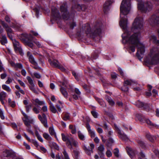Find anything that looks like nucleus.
I'll use <instances>...</instances> for the list:
<instances>
[{"label":"nucleus","mask_w":159,"mask_h":159,"mask_svg":"<svg viewBox=\"0 0 159 159\" xmlns=\"http://www.w3.org/2000/svg\"><path fill=\"white\" fill-rule=\"evenodd\" d=\"M126 150L127 153L130 156V157L131 158H133L135 155V151L133 150L131 148L129 147H126Z\"/></svg>","instance_id":"obj_19"},{"label":"nucleus","mask_w":159,"mask_h":159,"mask_svg":"<svg viewBox=\"0 0 159 159\" xmlns=\"http://www.w3.org/2000/svg\"><path fill=\"white\" fill-rule=\"evenodd\" d=\"M130 0H123L120 7V20L119 24L121 28L126 30L127 27V16L131 9Z\"/></svg>","instance_id":"obj_2"},{"label":"nucleus","mask_w":159,"mask_h":159,"mask_svg":"<svg viewBox=\"0 0 159 159\" xmlns=\"http://www.w3.org/2000/svg\"><path fill=\"white\" fill-rule=\"evenodd\" d=\"M43 137L48 140H50L51 139V138L49 135L46 133L43 134Z\"/></svg>","instance_id":"obj_43"},{"label":"nucleus","mask_w":159,"mask_h":159,"mask_svg":"<svg viewBox=\"0 0 159 159\" xmlns=\"http://www.w3.org/2000/svg\"><path fill=\"white\" fill-rule=\"evenodd\" d=\"M32 106V104H30L29 105H26L25 106L26 111L27 112H29Z\"/></svg>","instance_id":"obj_52"},{"label":"nucleus","mask_w":159,"mask_h":159,"mask_svg":"<svg viewBox=\"0 0 159 159\" xmlns=\"http://www.w3.org/2000/svg\"><path fill=\"white\" fill-rule=\"evenodd\" d=\"M1 40H0L1 44L2 45H4L7 42L6 36L5 35H2Z\"/></svg>","instance_id":"obj_29"},{"label":"nucleus","mask_w":159,"mask_h":159,"mask_svg":"<svg viewBox=\"0 0 159 159\" xmlns=\"http://www.w3.org/2000/svg\"><path fill=\"white\" fill-rule=\"evenodd\" d=\"M121 89L124 92H127L128 91L129 88L127 86L124 85V84L123 86L121 88Z\"/></svg>","instance_id":"obj_45"},{"label":"nucleus","mask_w":159,"mask_h":159,"mask_svg":"<svg viewBox=\"0 0 159 159\" xmlns=\"http://www.w3.org/2000/svg\"><path fill=\"white\" fill-rule=\"evenodd\" d=\"M56 107L58 111L60 112L61 111V109L63 108V105H62L60 106L58 105H56Z\"/></svg>","instance_id":"obj_60"},{"label":"nucleus","mask_w":159,"mask_h":159,"mask_svg":"<svg viewBox=\"0 0 159 159\" xmlns=\"http://www.w3.org/2000/svg\"><path fill=\"white\" fill-rule=\"evenodd\" d=\"M21 27V25H20L16 24L12 27L15 28L16 30L20 31L22 30V29Z\"/></svg>","instance_id":"obj_37"},{"label":"nucleus","mask_w":159,"mask_h":159,"mask_svg":"<svg viewBox=\"0 0 159 159\" xmlns=\"http://www.w3.org/2000/svg\"><path fill=\"white\" fill-rule=\"evenodd\" d=\"M32 40H30L28 41L25 44L30 47L31 48L33 49L34 47V44L32 42Z\"/></svg>","instance_id":"obj_42"},{"label":"nucleus","mask_w":159,"mask_h":159,"mask_svg":"<svg viewBox=\"0 0 159 159\" xmlns=\"http://www.w3.org/2000/svg\"><path fill=\"white\" fill-rule=\"evenodd\" d=\"M34 101L35 103V105H38L40 106H42L44 105L45 104L44 101H40L39 100L38 98H36L34 100Z\"/></svg>","instance_id":"obj_31"},{"label":"nucleus","mask_w":159,"mask_h":159,"mask_svg":"<svg viewBox=\"0 0 159 159\" xmlns=\"http://www.w3.org/2000/svg\"><path fill=\"white\" fill-rule=\"evenodd\" d=\"M38 116L39 119L40 120L44 126L46 128H48V126L47 125V118H42V116L40 115H39Z\"/></svg>","instance_id":"obj_22"},{"label":"nucleus","mask_w":159,"mask_h":159,"mask_svg":"<svg viewBox=\"0 0 159 159\" xmlns=\"http://www.w3.org/2000/svg\"><path fill=\"white\" fill-rule=\"evenodd\" d=\"M2 88L3 90L6 91L7 92H10L11 91V89L6 84H3L2 85Z\"/></svg>","instance_id":"obj_36"},{"label":"nucleus","mask_w":159,"mask_h":159,"mask_svg":"<svg viewBox=\"0 0 159 159\" xmlns=\"http://www.w3.org/2000/svg\"><path fill=\"white\" fill-rule=\"evenodd\" d=\"M34 11L35 12V14L37 17H38L39 10L37 8H35L34 9Z\"/></svg>","instance_id":"obj_61"},{"label":"nucleus","mask_w":159,"mask_h":159,"mask_svg":"<svg viewBox=\"0 0 159 159\" xmlns=\"http://www.w3.org/2000/svg\"><path fill=\"white\" fill-rule=\"evenodd\" d=\"M22 120L25 125L27 127V131L32 135H34V133L30 129L31 127V124L32 122V120L29 119V117H27V118H22Z\"/></svg>","instance_id":"obj_11"},{"label":"nucleus","mask_w":159,"mask_h":159,"mask_svg":"<svg viewBox=\"0 0 159 159\" xmlns=\"http://www.w3.org/2000/svg\"><path fill=\"white\" fill-rule=\"evenodd\" d=\"M144 120L146 123L149 127H157V125H156L154 124L149 119H145Z\"/></svg>","instance_id":"obj_24"},{"label":"nucleus","mask_w":159,"mask_h":159,"mask_svg":"<svg viewBox=\"0 0 159 159\" xmlns=\"http://www.w3.org/2000/svg\"><path fill=\"white\" fill-rule=\"evenodd\" d=\"M76 25V22L73 20L72 21L70 22L69 23V26L70 29L71 30L74 29V27Z\"/></svg>","instance_id":"obj_39"},{"label":"nucleus","mask_w":159,"mask_h":159,"mask_svg":"<svg viewBox=\"0 0 159 159\" xmlns=\"http://www.w3.org/2000/svg\"><path fill=\"white\" fill-rule=\"evenodd\" d=\"M143 19L141 17H136L132 24L131 30L137 32L132 34L130 31L126 30L122 35L123 43L129 44H134L138 47L137 52L143 55L145 52L144 46L140 43L139 41L140 33L139 32L143 29Z\"/></svg>","instance_id":"obj_1"},{"label":"nucleus","mask_w":159,"mask_h":159,"mask_svg":"<svg viewBox=\"0 0 159 159\" xmlns=\"http://www.w3.org/2000/svg\"><path fill=\"white\" fill-rule=\"evenodd\" d=\"M135 105L139 107H143L144 108H146L149 107V105L147 103L144 104L139 101H138L135 103Z\"/></svg>","instance_id":"obj_21"},{"label":"nucleus","mask_w":159,"mask_h":159,"mask_svg":"<svg viewBox=\"0 0 159 159\" xmlns=\"http://www.w3.org/2000/svg\"><path fill=\"white\" fill-rule=\"evenodd\" d=\"M134 83V81L131 80H125L124 82V84L126 86L130 85Z\"/></svg>","instance_id":"obj_34"},{"label":"nucleus","mask_w":159,"mask_h":159,"mask_svg":"<svg viewBox=\"0 0 159 159\" xmlns=\"http://www.w3.org/2000/svg\"><path fill=\"white\" fill-rule=\"evenodd\" d=\"M106 155L108 157H110L112 155V153L110 151L107 150L106 152Z\"/></svg>","instance_id":"obj_59"},{"label":"nucleus","mask_w":159,"mask_h":159,"mask_svg":"<svg viewBox=\"0 0 159 159\" xmlns=\"http://www.w3.org/2000/svg\"><path fill=\"white\" fill-rule=\"evenodd\" d=\"M115 127L119 134L120 138L124 141H128L129 138L127 135L124 134H122L120 130L116 125H115Z\"/></svg>","instance_id":"obj_15"},{"label":"nucleus","mask_w":159,"mask_h":159,"mask_svg":"<svg viewBox=\"0 0 159 159\" xmlns=\"http://www.w3.org/2000/svg\"><path fill=\"white\" fill-rule=\"evenodd\" d=\"M86 8V7L84 5H80V4L77 3H75V5H73L71 10V16H72L74 17V15L75 13V10L77 11H80L81 10H84Z\"/></svg>","instance_id":"obj_8"},{"label":"nucleus","mask_w":159,"mask_h":159,"mask_svg":"<svg viewBox=\"0 0 159 159\" xmlns=\"http://www.w3.org/2000/svg\"><path fill=\"white\" fill-rule=\"evenodd\" d=\"M77 134L79 139L82 141H84L85 140L84 135L80 131L77 132Z\"/></svg>","instance_id":"obj_28"},{"label":"nucleus","mask_w":159,"mask_h":159,"mask_svg":"<svg viewBox=\"0 0 159 159\" xmlns=\"http://www.w3.org/2000/svg\"><path fill=\"white\" fill-rule=\"evenodd\" d=\"M33 42L37 45V46L39 48H41L42 47V45L41 43H40L39 42H38L37 41H35Z\"/></svg>","instance_id":"obj_58"},{"label":"nucleus","mask_w":159,"mask_h":159,"mask_svg":"<svg viewBox=\"0 0 159 159\" xmlns=\"http://www.w3.org/2000/svg\"><path fill=\"white\" fill-rule=\"evenodd\" d=\"M70 114L66 112H65L63 113L62 118V119L65 120L66 121L69 120L70 119Z\"/></svg>","instance_id":"obj_27"},{"label":"nucleus","mask_w":159,"mask_h":159,"mask_svg":"<svg viewBox=\"0 0 159 159\" xmlns=\"http://www.w3.org/2000/svg\"><path fill=\"white\" fill-rule=\"evenodd\" d=\"M102 24L101 23H96L94 25L92 30H91L89 24H86L83 25L80 29V32H77V34L78 37H80L82 33H85L87 35L92 37L93 38L100 35L102 32L101 27Z\"/></svg>","instance_id":"obj_3"},{"label":"nucleus","mask_w":159,"mask_h":159,"mask_svg":"<svg viewBox=\"0 0 159 159\" xmlns=\"http://www.w3.org/2000/svg\"><path fill=\"white\" fill-rule=\"evenodd\" d=\"M104 150V146L101 144L98 148V152H103Z\"/></svg>","instance_id":"obj_50"},{"label":"nucleus","mask_w":159,"mask_h":159,"mask_svg":"<svg viewBox=\"0 0 159 159\" xmlns=\"http://www.w3.org/2000/svg\"><path fill=\"white\" fill-rule=\"evenodd\" d=\"M136 142L142 148H145L146 147L144 143L142 140H136Z\"/></svg>","instance_id":"obj_35"},{"label":"nucleus","mask_w":159,"mask_h":159,"mask_svg":"<svg viewBox=\"0 0 159 159\" xmlns=\"http://www.w3.org/2000/svg\"><path fill=\"white\" fill-rule=\"evenodd\" d=\"M150 40L152 41L154 43H156L157 40V37L154 35H152L150 37Z\"/></svg>","instance_id":"obj_48"},{"label":"nucleus","mask_w":159,"mask_h":159,"mask_svg":"<svg viewBox=\"0 0 159 159\" xmlns=\"http://www.w3.org/2000/svg\"><path fill=\"white\" fill-rule=\"evenodd\" d=\"M86 127L87 129L89 134L90 136V137L92 138H94L95 136V132L93 130L91 129V126L89 123H87L86 124Z\"/></svg>","instance_id":"obj_18"},{"label":"nucleus","mask_w":159,"mask_h":159,"mask_svg":"<svg viewBox=\"0 0 159 159\" xmlns=\"http://www.w3.org/2000/svg\"><path fill=\"white\" fill-rule=\"evenodd\" d=\"M49 107L50 111L52 113H55L57 112L58 113V112H57V109L52 103H51Z\"/></svg>","instance_id":"obj_32"},{"label":"nucleus","mask_w":159,"mask_h":159,"mask_svg":"<svg viewBox=\"0 0 159 159\" xmlns=\"http://www.w3.org/2000/svg\"><path fill=\"white\" fill-rule=\"evenodd\" d=\"M7 79V80L5 82V83L7 84H10L12 82L13 80H14L13 78H11L10 77H8Z\"/></svg>","instance_id":"obj_53"},{"label":"nucleus","mask_w":159,"mask_h":159,"mask_svg":"<svg viewBox=\"0 0 159 159\" xmlns=\"http://www.w3.org/2000/svg\"><path fill=\"white\" fill-rule=\"evenodd\" d=\"M49 133L51 135H53L55 134L53 128L50 127L49 129Z\"/></svg>","instance_id":"obj_55"},{"label":"nucleus","mask_w":159,"mask_h":159,"mask_svg":"<svg viewBox=\"0 0 159 159\" xmlns=\"http://www.w3.org/2000/svg\"><path fill=\"white\" fill-rule=\"evenodd\" d=\"M26 79L28 80L29 83L31 85V86H34L33 81L31 78L29 76H27L26 77Z\"/></svg>","instance_id":"obj_41"},{"label":"nucleus","mask_w":159,"mask_h":159,"mask_svg":"<svg viewBox=\"0 0 159 159\" xmlns=\"http://www.w3.org/2000/svg\"><path fill=\"white\" fill-rule=\"evenodd\" d=\"M2 156L4 157H11L13 158L15 156V154L12 151L6 150L2 152Z\"/></svg>","instance_id":"obj_14"},{"label":"nucleus","mask_w":159,"mask_h":159,"mask_svg":"<svg viewBox=\"0 0 159 159\" xmlns=\"http://www.w3.org/2000/svg\"><path fill=\"white\" fill-rule=\"evenodd\" d=\"M32 65H33L34 66H33V67L35 69H36V70H41V68L39 67L38 65V63L37 62V64H32Z\"/></svg>","instance_id":"obj_57"},{"label":"nucleus","mask_w":159,"mask_h":159,"mask_svg":"<svg viewBox=\"0 0 159 159\" xmlns=\"http://www.w3.org/2000/svg\"><path fill=\"white\" fill-rule=\"evenodd\" d=\"M139 52H137L136 53V56L139 60H141L143 58V55H140L139 54Z\"/></svg>","instance_id":"obj_63"},{"label":"nucleus","mask_w":159,"mask_h":159,"mask_svg":"<svg viewBox=\"0 0 159 159\" xmlns=\"http://www.w3.org/2000/svg\"><path fill=\"white\" fill-rule=\"evenodd\" d=\"M133 46H129V48L132 52H134L135 51V47L136 46V45L132 44Z\"/></svg>","instance_id":"obj_62"},{"label":"nucleus","mask_w":159,"mask_h":159,"mask_svg":"<svg viewBox=\"0 0 159 159\" xmlns=\"http://www.w3.org/2000/svg\"><path fill=\"white\" fill-rule=\"evenodd\" d=\"M13 43L15 51L16 52H18L21 55H23L24 54L22 51L21 46L19 42L16 41V39H14L13 41Z\"/></svg>","instance_id":"obj_12"},{"label":"nucleus","mask_w":159,"mask_h":159,"mask_svg":"<svg viewBox=\"0 0 159 159\" xmlns=\"http://www.w3.org/2000/svg\"><path fill=\"white\" fill-rule=\"evenodd\" d=\"M90 148H88L85 145H83V148L87 155L90 156L91 153H93V149L94 148V145L93 143H91L90 145Z\"/></svg>","instance_id":"obj_13"},{"label":"nucleus","mask_w":159,"mask_h":159,"mask_svg":"<svg viewBox=\"0 0 159 159\" xmlns=\"http://www.w3.org/2000/svg\"><path fill=\"white\" fill-rule=\"evenodd\" d=\"M151 63L155 65L159 62V51L156 48H154L151 50L149 54Z\"/></svg>","instance_id":"obj_7"},{"label":"nucleus","mask_w":159,"mask_h":159,"mask_svg":"<svg viewBox=\"0 0 159 159\" xmlns=\"http://www.w3.org/2000/svg\"><path fill=\"white\" fill-rule=\"evenodd\" d=\"M63 86L65 87L66 88H68V86L69 85L70 88L71 87L68 84V82L67 80H65L62 83Z\"/></svg>","instance_id":"obj_44"},{"label":"nucleus","mask_w":159,"mask_h":159,"mask_svg":"<svg viewBox=\"0 0 159 159\" xmlns=\"http://www.w3.org/2000/svg\"><path fill=\"white\" fill-rule=\"evenodd\" d=\"M33 110L34 112L36 114H38L39 112V110L36 107H34L33 108Z\"/></svg>","instance_id":"obj_64"},{"label":"nucleus","mask_w":159,"mask_h":159,"mask_svg":"<svg viewBox=\"0 0 159 159\" xmlns=\"http://www.w3.org/2000/svg\"><path fill=\"white\" fill-rule=\"evenodd\" d=\"M27 56L29 59V62L31 64H37V62L35 60V59L31 54L29 51H28L27 52Z\"/></svg>","instance_id":"obj_16"},{"label":"nucleus","mask_w":159,"mask_h":159,"mask_svg":"<svg viewBox=\"0 0 159 159\" xmlns=\"http://www.w3.org/2000/svg\"><path fill=\"white\" fill-rule=\"evenodd\" d=\"M69 129H71V133L73 134H75L76 133V130L75 126L70 125L69 126Z\"/></svg>","instance_id":"obj_33"},{"label":"nucleus","mask_w":159,"mask_h":159,"mask_svg":"<svg viewBox=\"0 0 159 159\" xmlns=\"http://www.w3.org/2000/svg\"><path fill=\"white\" fill-rule=\"evenodd\" d=\"M1 24L5 29L6 31L7 32L8 37L11 39H12L13 36L12 34H13V32L12 29L4 21H1Z\"/></svg>","instance_id":"obj_9"},{"label":"nucleus","mask_w":159,"mask_h":159,"mask_svg":"<svg viewBox=\"0 0 159 159\" xmlns=\"http://www.w3.org/2000/svg\"><path fill=\"white\" fill-rule=\"evenodd\" d=\"M67 3L63 2L60 6V9L61 13V16L59 10L55 7L52 8L51 13L52 17L56 20L60 19L62 17L65 20H68L70 17V15L68 11Z\"/></svg>","instance_id":"obj_4"},{"label":"nucleus","mask_w":159,"mask_h":159,"mask_svg":"<svg viewBox=\"0 0 159 159\" xmlns=\"http://www.w3.org/2000/svg\"><path fill=\"white\" fill-rule=\"evenodd\" d=\"M0 117L2 120L5 119V116L4 115L3 112L1 109H0Z\"/></svg>","instance_id":"obj_56"},{"label":"nucleus","mask_w":159,"mask_h":159,"mask_svg":"<svg viewBox=\"0 0 159 159\" xmlns=\"http://www.w3.org/2000/svg\"><path fill=\"white\" fill-rule=\"evenodd\" d=\"M145 136L147 139H148L152 142H154V141L156 139V136L152 135L148 132L146 133Z\"/></svg>","instance_id":"obj_23"},{"label":"nucleus","mask_w":159,"mask_h":159,"mask_svg":"<svg viewBox=\"0 0 159 159\" xmlns=\"http://www.w3.org/2000/svg\"><path fill=\"white\" fill-rule=\"evenodd\" d=\"M73 152L74 153V156L75 159H78L79 155V151H78L77 150H74L73 151Z\"/></svg>","instance_id":"obj_47"},{"label":"nucleus","mask_w":159,"mask_h":159,"mask_svg":"<svg viewBox=\"0 0 159 159\" xmlns=\"http://www.w3.org/2000/svg\"><path fill=\"white\" fill-rule=\"evenodd\" d=\"M60 91L64 97L66 98H68V93L66 90V89L62 87L61 86L60 88Z\"/></svg>","instance_id":"obj_26"},{"label":"nucleus","mask_w":159,"mask_h":159,"mask_svg":"<svg viewBox=\"0 0 159 159\" xmlns=\"http://www.w3.org/2000/svg\"><path fill=\"white\" fill-rule=\"evenodd\" d=\"M18 37L24 43L30 40H33V37L31 34H27L26 33L22 34H20Z\"/></svg>","instance_id":"obj_10"},{"label":"nucleus","mask_w":159,"mask_h":159,"mask_svg":"<svg viewBox=\"0 0 159 159\" xmlns=\"http://www.w3.org/2000/svg\"><path fill=\"white\" fill-rule=\"evenodd\" d=\"M91 113L95 118H97L98 117V113L96 111H91Z\"/></svg>","instance_id":"obj_54"},{"label":"nucleus","mask_w":159,"mask_h":159,"mask_svg":"<svg viewBox=\"0 0 159 159\" xmlns=\"http://www.w3.org/2000/svg\"><path fill=\"white\" fill-rule=\"evenodd\" d=\"M136 0L139 2L138 4V9L142 12L145 13L147 11H149L152 9V5L150 2H147L144 3L141 2V0Z\"/></svg>","instance_id":"obj_6"},{"label":"nucleus","mask_w":159,"mask_h":159,"mask_svg":"<svg viewBox=\"0 0 159 159\" xmlns=\"http://www.w3.org/2000/svg\"><path fill=\"white\" fill-rule=\"evenodd\" d=\"M7 96V93L4 92L2 91L0 92V99H5Z\"/></svg>","instance_id":"obj_38"},{"label":"nucleus","mask_w":159,"mask_h":159,"mask_svg":"<svg viewBox=\"0 0 159 159\" xmlns=\"http://www.w3.org/2000/svg\"><path fill=\"white\" fill-rule=\"evenodd\" d=\"M112 2L108 0L106 1L103 6V11L106 13L109 10V7L112 4Z\"/></svg>","instance_id":"obj_17"},{"label":"nucleus","mask_w":159,"mask_h":159,"mask_svg":"<svg viewBox=\"0 0 159 159\" xmlns=\"http://www.w3.org/2000/svg\"><path fill=\"white\" fill-rule=\"evenodd\" d=\"M95 98L102 107H106V103L102 99H100L97 97H95Z\"/></svg>","instance_id":"obj_25"},{"label":"nucleus","mask_w":159,"mask_h":159,"mask_svg":"<svg viewBox=\"0 0 159 159\" xmlns=\"http://www.w3.org/2000/svg\"><path fill=\"white\" fill-rule=\"evenodd\" d=\"M61 136L62 140L66 142V145L69 148L72 149L73 146L76 148L78 147V142L71 136L70 134L62 133Z\"/></svg>","instance_id":"obj_5"},{"label":"nucleus","mask_w":159,"mask_h":159,"mask_svg":"<svg viewBox=\"0 0 159 159\" xmlns=\"http://www.w3.org/2000/svg\"><path fill=\"white\" fill-rule=\"evenodd\" d=\"M10 64L11 66L14 68L17 69H21L23 68L22 64L20 63H15L12 61L10 62Z\"/></svg>","instance_id":"obj_20"},{"label":"nucleus","mask_w":159,"mask_h":159,"mask_svg":"<svg viewBox=\"0 0 159 159\" xmlns=\"http://www.w3.org/2000/svg\"><path fill=\"white\" fill-rule=\"evenodd\" d=\"M50 64L51 66L57 68L60 65L59 62L57 61L56 60H54L50 62Z\"/></svg>","instance_id":"obj_30"},{"label":"nucleus","mask_w":159,"mask_h":159,"mask_svg":"<svg viewBox=\"0 0 159 159\" xmlns=\"http://www.w3.org/2000/svg\"><path fill=\"white\" fill-rule=\"evenodd\" d=\"M8 103L9 105L12 108L16 106V103L14 101H11L10 98L8 99Z\"/></svg>","instance_id":"obj_40"},{"label":"nucleus","mask_w":159,"mask_h":159,"mask_svg":"<svg viewBox=\"0 0 159 159\" xmlns=\"http://www.w3.org/2000/svg\"><path fill=\"white\" fill-rule=\"evenodd\" d=\"M63 153L65 159H70L69 158L68 155L66 152V150H64V151L63 152Z\"/></svg>","instance_id":"obj_49"},{"label":"nucleus","mask_w":159,"mask_h":159,"mask_svg":"<svg viewBox=\"0 0 159 159\" xmlns=\"http://www.w3.org/2000/svg\"><path fill=\"white\" fill-rule=\"evenodd\" d=\"M31 142L37 148V149H38V147L39 145L38 142L35 140L33 139L31 140Z\"/></svg>","instance_id":"obj_51"},{"label":"nucleus","mask_w":159,"mask_h":159,"mask_svg":"<svg viewBox=\"0 0 159 159\" xmlns=\"http://www.w3.org/2000/svg\"><path fill=\"white\" fill-rule=\"evenodd\" d=\"M119 150L118 148H116L114 149L113 153L114 155L116 157H119Z\"/></svg>","instance_id":"obj_46"}]
</instances>
